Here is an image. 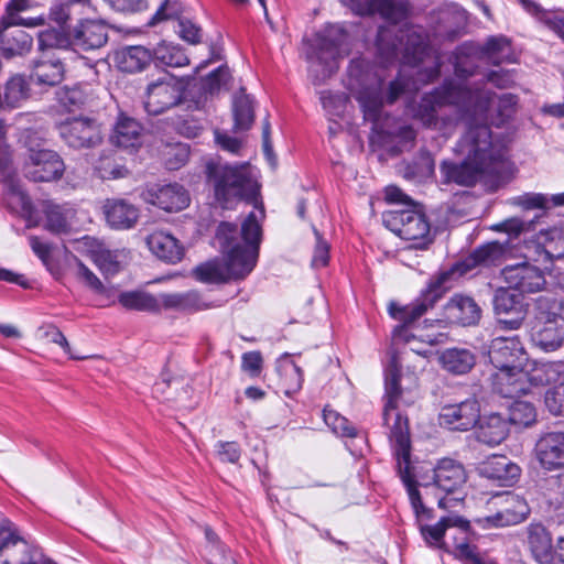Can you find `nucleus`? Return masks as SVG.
I'll use <instances>...</instances> for the list:
<instances>
[{
    "mask_svg": "<svg viewBox=\"0 0 564 564\" xmlns=\"http://www.w3.org/2000/svg\"><path fill=\"white\" fill-rule=\"evenodd\" d=\"M477 423L476 438L489 446L499 445L509 434V422L499 414L480 416Z\"/></svg>",
    "mask_w": 564,
    "mask_h": 564,
    "instance_id": "33",
    "label": "nucleus"
},
{
    "mask_svg": "<svg viewBox=\"0 0 564 564\" xmlns=\"http://www.w3.org/2000/svg\"><path fill=\"white\" fill-rule=\"evenodd\" d=\"M96 170L104 180H116L128 174V170L123 165L111 161L109 158L100 159Z\"/></svg>",
    "mask_w": 564,
    "mask_h": 564,
    "instance_id": "55",
    "label": "nucleus"
},
{
    "mask_svg": "<svg viewBox=\"0 0 564 564\" xmlns=\"http://www.w3.org/2000/svg\"><path fill=\"white\" fill-rule=\"evenodd\" d=\"M108 41V28L100 20H84L72 32V42L77 48L89 51L104 46Z\"/></svg>",
    "mask_w": 564,
    "mask_h": 564,
    "instance_id": "24",
    "label": "nucleus"
},
{
    "mask_svg": "<svg viewBox=\"0 0 564 564\" xmlns=\"http://www.w3.org/2000/svg\"><path fill=\"white\" fill-rule=\"evenodd\" d=\"M26 95L28 87L22 76H14L7 83L4 97L8 104L15 106Z\"/></svg>",
    "mask_w": 564,
    "mask_h": 564,
    "instance_id": "52",
    "label": "nucleus"
},
{
    "mask_svg": "<svg viewBox=\"0 0 564 564\" xmlns=\"http://www.w3.org/2000/svg\"><path fill=\"white\" fill-rule=\"evenodd\" d=\"M480 474L489 479L498 480L503 484L513 481L520 475L518 465L511 463L503 455H494L479 467Z\"/></svg>",
    "mask_w": 564,
    "mask_h": 564,
    "instance_id": "36",
    "label": "nucleus"
},
{
    "mask_svg": "<svg viewBox=\"0 0 564 564\" xmlns=\"http://www.w3.org/2000/svg\"><path fill=\"white\" fill-rule=\"evenodd\" d=\"M144 202L166 212H178L189 204L187 191L180 184L151 185L142 194Z\"/></svg>",
    "mask_w": 564,
    "mask_h": 564,
    "instance_id": "16",
    "label": "nucleus"
},
{
    "mask_svg": "<svg viewBox=\"0 0 564 564\" xmlns=\"http://www.w3.org/2000/svg\"><path fill=\"white\" fill-rule=\"evenodd\" d=\"M278 369L284 393L286 395L296 393L302 388L303 383V373L301 369L290 360L288 355L280 358Z\"/></svg>",
    "mask_w": 564,
    "mask_h": 564,
    "instance_id": "41",
    "label": "nucleus"
},
{
    "mask_svg": "<svg viewBox=\"0 0 564 564\" xmlns=\"http://www.w3.org/2000/svg\"><path fill=\"white\" fill-rule=\"evenodd\" d=\"M29 7V0H11L7 6V12L2 18V24H6L7 26L23 25L29 28L43 25V17L23 19L19 15L21 11L26 10Z\"/></svg>",
    "mask_w": 564,
    "mask_h": 564,
    "instance_id": "43",
    "label": "nucleus"
},
{
    "mask_svg": "<svg viewBox=\"0 0 564 564\" xmlns=\"http://www.w3.org/2000/svg\"><path fill=\"white\" fill-rule=\"evenodd\" d=\"M440 360L444 369L455 375L466 373L475 365V356L468 349H447L442 354Z\"/></svg>",
    "mask_w": 564,
    "mask_h": 564,
    "instance_id": "39",
    "label": "nucleus"
},
{
    "mask_svg": "<svg viewBox=\"0 0 564 564\" xmlns=\"http://www.w3.org/2000/svg\"><path fill=\"white\" fill-rule=\"evenodd\" d=\"M529 512L530 509L523 499L508 496L505 498L501 509L494 514L479 518L477 521L485 529L505 528L524 521Z\"/></svg>",
    "mask_w": 564,
    "mask_h": 564,
    "instance_id": "19",
    "label": "nucleus"
},
{
    "mask_svg": "<svg viewBox=\"0 0 564 564\" xmlns=\"http://www.w3.org/2000/svg\"><path fill=\"white\" fill-rule=\"evenodd\" d=\"M443 317L448 324L471 326L480 321L481 308L474 299L456 294L444 306Z\"/></svg>",
    "mask_w": 564,
    "mask_h": 564,
    "instance_id": "22",
    "label": "nucleus"
},
{
    "mask_svg": "<svg viewBox=\"0 0 564 564\" xmlns=\"http://www.w3.org/2000/svg\"><path fill=\"white\" fill-rule=\"evenodd\" d=\"M536 420L535 408L527 401H514L509 409V422L520 426H530Z\"/></svg>",
    "mask_w": 564,
    "mask_h": 564,
    "instance_id": "47",
    "label": "nucleus"
},
{
    "mask_svg": "<svg viewBox=\"0 0 564 564\" xmlns=\"http://www.w3.org/2000/svg\"><path fill=\"white\" fill-rule=\"evenodd\" d=\"M232 112L235 119L234 129L236 132L250 129L254 120V108L251 97L243 91L235 96Z\"/></svg>",
    "mask_w": 564,
    "mask_h": 564,
    "instance_id": "40",
    "label": "nucleus"
},
{
    "mask_svg": "<svg viewBox=\"0 0 564 564\" xmlns=\"http://www.w3.org/2000/svg\"><path fill=\"white\" fill-rule=\"evenodd\" d=\"M319 99L327 113L337 117L344 113L348 102V97L346 95L327 90L319 93Z\"/></svg>",
    "mask_w": 564,
    "mask_h": 564,
    "instance_id": "49",
    "label": "nucleus"
},
{
    "mask_svg": "<svg viewBox=\"0 0 564 564\" xmlns=\"http://www.w3.org/2000/svg\"><path fill=\"white\" fill-rule=\"evenodd\" d=\"M480 417V406L477 400L467 399L459 403L442 406L438 414L441 426L453 431H468Z\"/></svg>",
    "mask_w": 564,
    "mask_h": 564,
    "instance_id": "15",
    "label": "nucleus"
},
{
    "mask_svg": "<svg viewBox=\"0 0 564 564\" xmlns=\"http://www.w3.org/2000/svg\"><path fill=\"white\" fill-rule=\"evenodd\" d=\"M216 448L218 458L224 463L236 464L240 458V448L235 442H219Z\"/></svg>",
    "mask_w": 564,
    "mask_h": 564,
    "instance_id": "59",
    "label": "nucleus"
},
{
    "mask_svg": "<svg viewBox=\"0 0 564 564\" xmlns=\"http://www.w3.org/2000/svg\"><path fill=\"white\" fill-rule=\"evenodd\" d=\"M152 55L143 46H127L118 50L115 54L117 66L127 73L142 70L150 62Z\"/></svg>",
    "mask_w": 564,
    "mask_h": 564,
    "instance_id": "38",
    "label": "nucleus"
},
{
    "mask_svg": "<svg viewBox=\"0 0 564 564\" xmlns=\"http://www.w3.org/2000/svg\"><path fill=\"white\" fill-rule=\"evenodd\" d=\"M141 130L142 128L138 121L121 115L113 127L110 142L123 149L135 148L141 144Z\"/></svg>",
    "mask_w": 564,
    "mask_h": 564,
    "instance_id": "35",
    "label": "nucleus"
},
{
    "mask_svg": "<svg viewBox=\"0 0 564 564\" xmlns=\"http://www.w3.org/2000/svg\"><path fill=\"white\" fill-rule=\"evenodd\" d=\"M341 57L339 42L326 34H318L307 52L310 73L315 83L330 77L338 69Z\"/></svg>",
    "mask_w": 564,
    "mask_h": 564,
    "instance_id": "11",
    "label": "nucleus"
},
{
    "mask_svg": "<svg viewBox=\"0 0 564 564\" xmlns=\"http://www.w3.org/2000/svg\"><path fill=\"white\" fill-rule=\"evenodd\" d=\"M64 66L56 52L42 53V57L35 62L31 79L40 85L54 86L62 82Z\"/></svg>",
    "mask_w": 564,
    "mask_h": 564,
    "instance_id": "32",
    "label": "nucleus"
},
{
    "mask_svg": "<svg viewBox=\"0 0 564 564\" xmlns=\"http://www.w3.org/2000/svg\"><path fill=\"white\" fill-rule=\"evenodd\" d=\"M456 528L459 534H466L469 531V521L464 519L463 517L451 513L446 517L441 518V520L434 525H420V531L425 540V542L430 546L442 549L444 547V535L448 529Z\"/></svg>",
    "mask_w": 564,
    "mask_h": 564,
    "instance_id": "27",
    "label": "nucleus"
},
{
    "mask_svg": "<svg viewBox=\"0 0 564 564\" xmlns=\"http://www.w3.org/2000/svg\"><path fill=\"white\" fill-rule=\"evenodd\" d=\"M530 13L534 14L539 22L545 28L554 32L564 41V12L563 11H544L536 4H532Z\"/></svg>",
    "mask_w": 564,
    "mask_h": 564,
    "instance_id": "44",
    "label": "nucleus"
},
{
    "mask_svg": "<svg viewBox=\"0 0 564 564\" xmlns=\"http://www.w3.org/2000/svg\"><path fill=\"white\" fill-rule=\"evenodd\" d=\"M315 235H316V246L314 249L312 265L314 268H323L328 263L329 245L321 238V236L317 231H315Z\"/></svg>",
    "mask_w": 564,
    "mask_h": 564,
    "instance_id": "60",
    "label": "nucleus"
},
{
    "mask_svg": "<svg viewBox=\"0 0 564 564\" xmlns=\"http://www.w3.org/2000/svg\"><path fill=\"white\" fill-rule=\"evenodd\" d=\"M107 223L116 229H129L139 218V209L126 199H107L104 204Z\"/></svg>",
    "mask_w": 564,
    "mask_h": 564,
    "instance_id": "31",
    "label": "nucleus"
},
{
    "mask_svg": "<svg viewBox=\"0 0 564 564\" xmlns=\"http://www.w3.org/2000/svg\"><path fill=\"white\" fill-rule=\"evenodd\" d=\"M72 4L67 0H56L50 10V19L58 25H64L69 19Z\"/></svg>",
    "mask_w": 564,
    "mask_h": 564,
    "instance_id": "61",
    "label": "nucleus"
},
{
    "mask_svg": "<svg viewBox=\"0 0 564 564\" xmlns=\"http://www.w3.org/2000/svg\"><path fill=\"white\" fill-rule=\"evenodd\" d=\"M390 217L392 230L402 239L413 241L414 248L424 249L432 242L430 223L417 206L394 210Z\"/></svg>",
    "mask_w": 564,
    "mask_h": 564,
    "instance_id": "10",
    "label": "nucleus"
},
{
    "mask_svg": "<svg viewBox=\"0 0 564 564\" xmlns=\"http://www.w3.org/2000/svg\"><path fill=\"white\" fill-rule=\"evenodd\" d=\"M147 245L159 259L176 263L184 256V248L170 232L156 229L147 237Z\"/></svg>",
    "mask_w": 564,
    "mask_h": 564,
    "instance_id": "30",
    "label": "nucleus"
},
{
    "mask_svg": "<svg viewBox=\"0 0 564 564\" xmlns=\"http://www.w3.org/2000/svg\"><path fill=\"white\" fill-rule=\"evenodd\" d=\"M206 173L220 203L256 196V184L243 165L231 166L210 161L206 165Z\"/></svg>",
    "mask_w": 564,
    "mask_h": 564,
    "instance_id": "6",
    "label": "nucleus"
},
{
    "mask_svg": "<svg viewBox=\"0 0 564 564\" xmlns=\"http://www.w3.org/2000/svg\"><path fill=\"white\" fill-rule=\"evenodd\" d=\"M507 249L505 245L494 241L479 249L463 262L457 263L452 272H445L437 279L431 281L427 289L411 304L399 306L397 303L389 305L390 315L404 323L410 324L420 318L429 308H432L438 300L443 296V284L447 281L448 275L457 274L463 275L469 272L476 265H491L498 263L506 254Z\"/></svg>",
    "mask_w": 564,
    "mask_h": 564,
    "instance_id": "5",
    "label": "nucleus"
},
{
    "mask_svg": "<svg viewBox=\"0 0 564 564\" xmlns=\"http://www.w3.org/2000/svg\"><path fill=\"white\" fill-rule=\"evenodd\" d=\"M118 302L127 310L159 312L158 295L142 291L122 292L118 296Z\"/></svg>",
    "mask_w": 564,
    "mask_h": 564,
    "instance_id": "42",
    "label": "nucleus"
},
{
    "mask_svg": "<svg viewBox=\"0 0 564 564\" xmlns=\"http://www.w3.org/2000/svg\"><path fill=\"white\" fill-rule=\"evenodd\" d=\"M554 196L547 197L540 193H525L512 199L514 205L522 207L523 209H546L550 207V203L554 206H558L554 203Z\"/></svg>",
    "mask_w": 564,
    "mask_h": 564,
    "instance_id": "50",
    "label": "nucleus"
},
{
    "mask_svg": "<svg viewBox=\"0 0 564 564\" xmlns=\"http://www.w3.org/2000/svg\"><path fill=\"white\" fill-rule=\"evenodd\" d=\"M391 32L380 29L377 37L378 51L386 62L399 59L403 64L419 65L431 57V48L423 33L414 28L401 31L398 43L388 44Z\"/></svg>",
    "mask_w": 564,
    "mask_h": 564,
    "instance_id": "7",
    "label": "nucleus"
},
{
    "mask_svg": "<svg viewBox=\"0 0 564 564\" xmlns=\"http://www.w3.org/2000/svg\"><path fill=\"white\" fill-rule=\"evenodd\" d=\"M186 83L166 74L151 82L145 91L144 108L150 115H161L183 101Z\"/></svg>",
    "mask_w": 564,
    "mask_h": 564,
    "instance_id": "9",
    "label": "nucleus"
},
{
    "mask_svg": "<svg viewBox=\"0 0 564 564\" xmlns=\"http://www.w3.org/2000/svg\"><path fill=\"white\" fill-rule=\"evenodd\" d=\"M545 406L554 415H564V382L550 388L545 393Z\"/></svg>",
    "mask_w": 564,
    "mask_h": 564,
    "instance_id": "53",
    "label": "nucleus"
},
{
    "mask_svg": "<svg viewBox=\"0 0 564 564\" xmlns=\"http://www.w3.org/2000/svg\"><path fill=\"white\" fill-rule=\"evenodd\" d=\"M400 369L397 365H391L386 375V404L383 411V419L386 424L391 425V442L393 444L394 454L397 457V466L399 475L406 487L411 506L414 510L419 522L432 518V510L426 508L421 499V495L415 486L413 466L410 459V435L408 429V420L402 417L399 413L393 415V411L398 408V401L401 395L400 387Z\"/></svg>",
    "mask_w": 564,
    "mask_h": 564,
    "instance_id": "4",
    "label": "nucleus"
},
{
    "mask_svg": "<svg viewBox=\"0 0 564 564\" xmlns=\"http://www.w3.org/2000/svg\"><path fill=\"white\" fill-rule=\"evenodd\" d=\"M58 133L63 141L73 149H89L102 141L101 124L91 118H68L58 124Z\"/></svg>",
    "mask_w": 564,
    "mask_h": 564,
    "instance_id": "12",
    "label": "nucleus"
},
{
    "mask_svg": "<svg viewBox=\"0 0 564 564\" xmlns=\"http://www.w3.org/2000/svg\"><path fill=\"white\" fill-rule=\"evenodd\" d=\"M501 275L509 289L521 293L541 292L546 286L544 272L529 262L506 265Z\"/></svg>",
    "mask_w": 564,
    "mask_h": 564,
    "instance_id": "14",
    "label": "nucleus"
},
{
    "mask_svg": "<svg viewBox=\"0 0 564 564\" xmlns=\"http://www.w3.org/2000/svg\"><path fill=\"white\" fill-rule=\"evenodd\" d=\"M65 39L59 31L54 29L43 31L39 34V46L43 53L50 52L63 46Z\"/></svg>",
    "mask_w": 564,
    "mask_h": 564,
    "instance_id": "58",
    "label": "nucleus"
},
{
    "mask_svg": "<svg viewBox=\"0 0 564 564\" xmlns=\"http://www.w3.org/2000/svg\"><path fill=\"white\" fill-rule=\"evenodd\" d=\"M464 466L451 458L441 459L434 468V484L446 494L458 491L466 482Z\"/></svg>",
    "mask_w": 564,
    "mask_h": 564,
    "instance_id": "26",
    "label": "nucleus"
},
{
    "mask_svg": "<svg viewBox=\"0 0 564 564\" xmlns=\"http://www.w3.org/2000/svg\"><path fill=\"white\" fill-rule=\"evenodd\" d=\"M155 57L164 65L182 67L189 63L184 51L172 44L162 43L155 48Z\"/></svg>",
    "mask_w": 564,
    "mask_h": 564,
    "instance_id": "45",
    "label": "nucleus"
},
{
    "mask_svg": "<svg viewBox=\"0 0 564 564\" xmlns=\"http://www.w3.org/2000/svg\"><path fill=\"white\" fill-rule=\"evenodd\" d=\"M159 312L175 311L181 313H196L212 307L198 292H174L158 294Z\"/></svg>",
    "mask_w": 564,
    "mask_h": 564,
    "instance_id": "25",
    "label": "nucleus"
},
{
    "mask_svg": "<svg viewBox=\"0 0 564 564\" xmlns=\"http://www.w3.org/2000/svg\"><path fill=\"white\" fill-rule=\"evenodd\" d=\"M118 252L107 249H98L93 252V260L101 273L108 278L118 273L121 269Z\"/></svg>",
    "mask_w": 564,
    "mask_h": 564,
    "instance_id": "48",
    "label": "nucleus"
},
{
    "mask_svg": "<svg viewBox=\"0 0 564 564\" xmlns=\"http://www.w3.org/2000/svg\"><path fill=\"white\" fill-rule=\"evenodd\" d=\"M41 210L45 215V228L54 234L66 232L75 217V209L69 204L53 200L42 202Z\"/></svg>",
    "mask_w": 564,
    "mask_h": 564,
    "instance_id": "34",
    "label": "nucleus"
},
{
    "mask_svg": "<svg viewBox=\"0 0 564 564\" xmlns=\"http://www.w3.org/2000/svg\"><path fill=\"white\" fill-rule=\"evenodd\" d=\"M539 314L532 327L531 338L534 345L545 351L557 350L564 344V316L562 303L552 300H539Z\"/></svg>",
    "mask_w": 564,
    "mask_h": 564,
    "instance_id": "8",
    "label": "nucleus"
},
{
    "mask_svg": "<svg viewBox=\"0 0 564 564\" xmlns=\"http://www.w3.org/2000/svg\"><path fill=\"white\" fill-rule=\"evenodd\" d=\"M494 310L498 322L509 329H518L525 317L522 296L509 289L497 290Z\"/></svg>",
    "mask_w": 564,
    "mask_h": 564,
    "instance_id": "17",
    "label": "nucleus"
},
{
    "mask_svg": "<svg viewBox=\"0 0 564 564\" xmlns=\"http://www.w3.org/2000/svg\"><path fill=\"white\" fill-rule=\"evenodd\" d=\"M29 242H30V246H31L33 252L42 260V262L46 267H48L50 259H51V251H52L51 245L42 241L36 236H31L29 238Z\"/></svg>",
    "mask_w": 564,
    "mask_h": 564,
    "instance_id": "64",
    "label": "nucleus"
},
{
    "mask_svg": "<svg viewBox=\"0 0 564 564\" xmlns=\"http://www.w3.org/2000/svg\"><path fill=\"white\" fill-rule=\"evenodd\" d=\"M178 32L183 40L196 44L200 40V29L189 20H182L178 23Z\"/></svg>",
    "mask_w": 564,
    "mask_h": 564,
    "instance_id": "63",
    "label": "nucleus"
},
{
    "mask_svg": "<svg viewBox=\"0 0 564 564\" xmlns=\"http://www.w3.org/2000/svg\"><path fill=\"white\" fill-rule=\"evenodd\" d=\"M354 12L360 15L379 13L383 19L397 23L408 13L404 0H345Z\"/></svg>",
    "mask_w": 564,
    "mask_h": 564,
    "instance_id": "20",
    "label": "nucleus"
},
{
    "mask_svg": "<svg viewBox=\"0 0 564 564\" xmlns=\"http://www.w3.org/2000/svg\"><path fill=\"white\" fill-rule=\"evenodd\" d=\"M447 106H455L466 116L467 130L455 148L463 161L441 164L443 182L462 186H473L481 180L503 182L510 172L507 147L492 135L488 123L499 127L511 119L517 109L516 96L470 89L460 79L447 80L421 98L413 117L427 128L444 131L457 120L445 113Z\"/></svg>",
    "mask_w": 564,
    "mask_h": 564,
    "instance_id": "1",
    "label": "nucleus"
},
{
    "mask_svg": "<svg viewBox=\"0 0 564 564\" xmlns=\"http://www.w3.org/2000/svg\"><path fill=\"white\" fill-rule=\"evenodd\" d=\"M535 456L546 470L564 468V432L542 435L535 444Z\"/></svg>",
    "mask_w": 564,
    "mask_h": 564,
    "instance_id": "21",
    "label": "nucleus"
},
{
    "mask_svg": "<svg viewBox=\"0 0 564 564\" xmlns=\"http://www.w3.org/2000/svg\"><path fill=\"white\" fill-rule=\"evenodd\" d=\"M223 260L215 259L195 268L197 280L205 283H221L245 279L256 267L261 241V226L252 212L241 226V230L230 224L221 223L217 229Z\"/></svg>",
    "mask_w": 564,
    "mask_h": 564,
    "instance_id": "2",
    "label": "nucleus"
},
{
    "mask_svg": "<svg viewBox=\"0 0 564 564\" xmlns=\"http://www.w3.org/2000/svg\"><path fill=\"white\" fill-rule=\"evenodd\" d=\"M23 170L25 176L34 182H53L63 176L65 164L53 150L31 149Z\"/></svg>",
    "mask_w": 564,
    "mask_h": 564,
    "instance_id": "13",
    "label": "nucleus"
},
{
    "mask_svg": "<svg viewBox=\"0 0 564 564\" xmlns=\"http://www.w3.org/2000/svg\"><path fill=\"white\" fill-rule=\"evenodd\" d=\"M383 68L375 67L365 59H354L348 67L347 88L359 102L364 116L373 123L378 133L399 139L401 143L412 142L415 131L412 127L402 124L389 129L381 122L384 104L394 102L409 88V83L399 76L386 88Z\"/></svg>",
    "mask_w": 564,
    "mask_h": 564,
    "instance_id": "3",
    "label": "nucleus"
},
{
    "mask_svg": "<svg viewBox=\"0 0 564 564\" xmlns=\"http://www.w3.org/2000/svg\"><path fill=\"white\" fill-rule=\"evenodd\" d=\"M525 369L529 393L533 388L546 384L557 386L564 382V365L561 362L536 364L528 360Z\"/></svg>",
    "mask_w": 564,
    "mask_h": 564,
    "instance_id": "29",
    "label": "nucleus"
},
{
    "mask_svg": "<svg viewBox=\"0 0 564 564\" xmlns=\"http://www.w3.org/2000/svg\"><path fill=\"white\" fill-rule=\"evenodd\" d=\"M263 367V359L259 351L245 352L241 357V368L251 378L259 377Z\"/></svg>",
    "mask_w": 564,
    "mask_h": 564,
    "instance_id": "57",
    "label": "nucleus"
},
{
    "mask_svg": "<svg viewBox=\"0 0 564 564\" xmlns=\"http://www.w3.org/2000/svg\"><path fill=\"white\" fill-rule=\"evenodd\" d=\"M525 365L516 368H498L494 376L495 390L505 398H518L529 393Z\"/></svg>",
    "mask_w": 564,
    "mask_h": 564,
    "instance_id": "23",
    "label": "nucleus"
},
{
    "mask_svg": "<svg viewBox=\"0 0 564 564\" xmlns=\"http://www.w3.org/2000/svg\"><path fill=\"white\" fill-rule=\"evenodd\" d=\"M77 276L93 292L100 295H105L107 299L110 297V291L102 284L98 276L91 270H89L83 262H78Z\"/></svg>",
    "mask_w": 564,
    "mask_h": 564,
    "instance_id": "51",
    "label": "nucleus"
},
{
    "mask_svg": "<svg viewBox=\"0 0 564 564\" xmlns=\"http://www.w3.org/2000/svg\"><path fill=\"white\" fill-rule=\"evenodd\" d=\"M230 78V72L228 67H218L212 74H209L204 80V90L209 94H215L225 87Z\"/></svg>",
    "mask_w": 564,
    "mask_h": 564,
    "instance_id": "54",
    "label": "nucleus"
},
{
    "mask_svg": "<svg viewBox=\"0 0 564 564\" xmlns=\"http://www.w3.org/2000/svg\"><path fill=\"white\" fill-rule=\"evenodd\" d=\"M489 359L498 368H519L528 361L527 352L517 337H497L491 340Z\"/></svg>",
    "mask_w": 564,
    "mask_h": 564,
    "instance_id": "18",
    "label": "nucleus"
},
{
    "mask_svg": "<svg viewBox=\"0 0 564 564\" xmlns=\"http://www.w3.org/2000/svg\"><path fill=\"white\" fill-rule=\"evenodd\" d=\"M3 25L0 33V46L6 57H13L28 53L32 47V36L24 30L14 29Z\"/></svg>",
    "mask_w": 564,
    "mask_h": 564,
    "instance_id": "37",
    "label": "nucleus"
},
{
    "mask_svg": "<svg viewBox=\"0 0 564 564\" xmlns=\"http://www.w3.org/2000/svg\"><path fill=\"white\" fill-rule=\"evenodd\" d=\"M467 534H459V538H454L455 542V553L456 555L466 561L468 564H474L479 560V555L476 551V547L467 542Z\"/></svg>",
    "mask_w": 564,
    "mask_h": 564,
    "instance_id": "56",
    "label": "nucleus"
},
{
    "mask_svg": "<svg viewBox=\"0 0 564 564\" xmlns=\"http://www.w3.org/2000/svg\"><path fill=\"white\" fill-rule=\"evenodd\" d=\"M525 532V541L534 560L540 564H551L555 555V549L546 528L540 523H531L527 527Z\"/></svg>",
    "mask_w": 564,
    "mask_h": 564,
    "instance_id": "28",
    "label": "nucleus"
},
{
    "mask_svg": "<svg viewBox=\"0 0 564 564\" xmlns=\"http://www.w3.org/2000/svg\"><path fill=\"white\" fill-rule=\"evenodd\" d=\"M44 335L48 341L59 345L64 349V351L70 356V358L84 359V357L75 356L72 354L70 346H69L66 337L63 335V333L58 328H56L54 326H48L46 328Z\"/></svg>",
    "mask_w": 564,
    "mask_h": 564,
    "instance_id": "62",
    "label": "nucleus"
},
{
    "mask_svg": "<svg viewBox=\"0 0 564 564\" xmlns=\"http://www.w3.org/2000/svg\"><path fill=\"white\" fill-rule=\"evenodd\" d=\"M324 421L332 431L340 436L356 437L358 435L357 429L338 412L325 408L323 411Z\"/></svg>",
    "mask_w": 564,
    "mask_h": 564,
    "instance_id": "46",
    "label": "nucleus"
}]
</instances>
